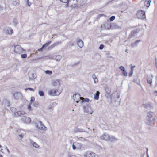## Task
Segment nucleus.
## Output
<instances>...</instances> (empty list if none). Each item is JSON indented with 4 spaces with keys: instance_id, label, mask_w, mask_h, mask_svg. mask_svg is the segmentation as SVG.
Masks as SVG:
<instances>
[{
    "instance_id": "f257e3e1",
    "label": "nucleus",
    "mask_w": 157,
    "mask_h": 157,
    "mask_svg": "<svg viewBox=\"0 0 157 157\" xmlns=\"http://www.w3.org/2000/svg\"><path fill=\"white\" fill-rule=\"evenodd\" d=\"M147 117L145 121V123L148 125H152L155 121V113L153 112H150L147 113Z\"/></svg>"
},
{
    "instance_id": "f03ea898",
    "label": "nucleus",
    "mask_w": 157,
    "mask_h": 157,
    "mask_svg": "<svg viewBox=\"0 0 157 157\" xmlns=\"http://www.w3.org/2000/svg\"><path fill=\"white\" fill-rule=\"evenodd\" d=\"M101 139L106 141H110L113 142L117 140V138L113 136H110L108 134H104L101 136Z\"/></svg>"
},
{
    "instance_id": "7ed1b4c3",
    "label": "nucleus",
    "mask_w": 157,
    "mask_h": 157,
    "mask_svg": "<svg viewBox=\"0 0 157 157\" xmlns=\"http://www.w3.org/2000/svg\"><path fill=\"white\" fill-rule=\"evenodd\" d=\"M78 2L77 0H69L67 3L66 5V7H71L72 8H75L77 7Z\"/></svg>"
},
{
    "instance_id": "20e7f679",
    "label": "nucleus",
    "mask_w": 157,
    "mask_h": 157,
    "mask_svg": "<svg viewBox=\"0 0 157 157\" xmlns=\"http://www.w3.org/2000/svg\"><path fill=\"white\" fill-rule=\"evenodd\" d=\"M36 127L39 129L42 130L46 131L47 128L44 126L42 122L40 121H38L35 123Z\"/></svg>"
},
{
    "instance_id": "39448f33",
    "label": "nucleus",
    "mask_w": 157,
    "mask_h": 157,
    "mask_svg": "<svg viewBox=\"0 0 157 157\" xmlns=\"http://www.w3.org/2000/svg\"><path fill=\"white\" fill-rule=\"evenodd\" d=\"M137 16L139 18L144 19L146 18L145 13L142 10H139L137 12Z\"/></svg>"
},
{
    "instance_id": "423d86ee",
    "label": "nucleus",
    "mask_w": 157,
    "mask_h": 157,
    "mask_svg": "<svg viewBox=\"0 0 157 157\" xmlns=\"http://www.w3.org/2000/svg\"><path fill=\"white\" fill-rule=\"evenodd\" d=\"M84 112L89 114H92L93 112V111L92 110L91 108L89 105L87 104L86 106H83Z\"/></svg>"
},
{
    "instance_id": "0eeeda50",
    "label": "nucleus",
    "mask_w": 157,
    "mask_h": 157,
    "mask_svg": "<svg viewBox=\"0 0 157 157\" xmlns=\"http://www.w3.org/2000/svg\"><path fill=\"white\" fill-rule=\"evenodd\" d=\"M23 48L19 45H17L14 46V51L16 53H21L22 52Z\"/></svg>"
},
{
    "instance_id": "6e6552de",
    "label": "nucleus",
    "mask_w": 157,
    "mask_h": 157,
    "mask_svg": "<svg viewBox=\"0 0 157 157\" xmlns=\"http://www.w3.org/2000/svg\"><path fill=\"white\" fill-rule=\"evenodd\" d=\"M3 31L4 33L6 35H11L13 32V29L9 27H5Z\"/></svg>"
},
{
    "instance_id": "1a4fd4ad",
    "label": "nucleus",
    "mask_w": 157,
    "mask_h": 157,
    "mask_svg": "<svg viewBox=\"0 0 157 157\" xmlns=\"http://www.w3.org/2000/svg\"><path fill=\"white\" fill-rule=\"evenodd\" d=\"M82 98L80 97V95L79 94H74L73 97L74 100L77 103H78Z\"/></svg>"
},
{
    "instance_id": "9d476101",
    "label": "nucleus",
    "mask_w": 157,
    "mask_h": 157,
    "mask_svg": "<svg viewBox=\"0 0 157 157\" xmlns=\"http://www.w3.org/2000/svg\"><path fill=\"white\" fill-rule=\"evenodd\" d=\"M153 78V76L151 74L147 76V81L148 83L151 86H152V80Z\"/></svg>"
},
{
    "instance_id": "9b49d317",
    "label": "nucleus",
    "mask_w": 157,
    "mask_h": 157,
    "mask_svg": "<svg viewBox=\"0 0 157 157\" xmlns=\"http://www.w3.org/2000/svg\"><path fill=\"white\" fill-rule=\"evenodd\" d=\"M73 131L74 133H77L78 132H84L88 133V131L84 130V129L82 128H79L77 127H75Z\"/></svg>"
},
{
    "instance_id": "f8f14e48",
    "label": "nucleus",
    "mask_w": 157,
    "mask_h": 157,
    "mask_svg": "<svg viewBox=\"0 0 157 157\" xmlns=\"http://www.w3.org/2000/svg\"><path fill=\"white\" fill-rule=\"evenodd\" d=\"M105 96L108 98L111 96L110 93L111 92V89L108 87H106L105 88Z\"/></svg>"
},
{
    "instance_id": "ddd939ff",
    "label": "nucleus",
    "mask_w": 157,
    "mask_h": 157,
    "mask_svg": "<svg viewBox=\"0 0 157 157\" xmlns=\"http://www.w3.org/2000/svg\"><path fill=\"white\" fill-rule=\"evenodd\" d=\"M13 96L15 99H18L19 98L22 97V94L19 92H16L13 94Z\"/></svg>"
},
{
    "instance_id": "4468645a",
    "label": "nucleus",
    "mask_w": 157,
    "mask_h": 157,
    "mask_svg": "<svg viewBox=\"0 0 157 157\" xmlns=\"http://www.w3.org/2000/svg\"><path fill=\"white\" fill-rule=\"evenodd\" d=\"M21 120L25 123L28 124L31 122V119L28 117H23Z\"/></svg>"
},
{
    "instance_id": "2eb2a0df",
    "label": "nucleus",
    "mask_w": 157,
    "mask_h": 157,
    "mask_svg": "<svg viewBox=\"0 0 157 157\" xmlns=\"http://www.w3.org/2000/svg\"><path fill=\"white\" fill-rule=\"evenodd\" d=\"M119 68L122 71V73L124 76H127V73L125 70V68L124 66H121L119 67Z\"/></svg>"
},
{
    "instance_id": "dca6fc26",
    "label": "nucleus",
    "mask_w": 157,
    "mask_h": 157,
    "mask_svg": "<svg viewBox=\"0 0 157 157\" xmlns=\"http://www.w3.org/2000/svg\"><path fill=\"white\" fill-rule=\"evenodd\" d=\"M85 155L86 157H95L94 153L90 151H87Z\"/></svg>"
},
{
    "instance_id": "f3484780",
    "label": "nucleus",
    "mask_w": 157,
    "mask_h": 157,
    "mask_svg": "<svg viewBox=\"0 0 157 157\" xmlns=\"http://www.w3.org/2000/svg\"><path fill=\"white\" fill-rule=\"evenodd\" d=\"M77 44L78 46L80 48H82L83 46V42L81 39H77Z\"/></svg>"
},
{
    "instance_id": "a211bd4d",
    "label": "nucleus",
    "mask_w": 157,
    "mask_h": 157,
    "mask_svg": "<svg viewBox=\"0 0 157 157\" xmlns=\"http://www.w3.org/2000/svg\"><path fill=\"white\" fill-rule=\"evenodd\" d=\"M56 90H52L49 91L48 94L51 96H56Z\"/></svg>"
},
{
    "instance_id": "6ab92c4d",
    "label": "nucleus",
    "mask_w": 157,
    "mask_h": 157,
    "mask_svg": "<svg viewBox=\"0 0 157 157\" xmlns=\"http://www.w3.org/2000/svg\"><path fill=\"white\" fill-rule=\"evenodd\" d=\"M75 41H71L67 43V44L66 45L65 47H66V48H67L68 46H74L75 44Z\"/></svg>"
},
{
    "instance_id": "aec40b11",
    "label": "nucleus",
    "mask_w": 157,
    "mask_h": 157,
    "mask_svg": "<svg viewBox=\"0 0 157 157\" xmlns=\"http://www.w3.org/2000/svg\"><path fill=\"white\" fill-rule=\"evenodd\" d=\"M99 94L100 92L98 91H97L96 93L94 94V98L96 100H98L99 98Z\"/></svg>"
},
{
    "instance_id": "412c9836",
    "label": "nucleus",
    "mask_w": 157,
    "mask_h": 157,
    "mask_svg": "<svg viewBox=\"0 0 157 157\" xmlns=\"http://www.w3.org/2000/svg\"><path fill=\"white\" fill-rule=\"evenodd\" d=\"M52 84L53 86H56L58 85H59V82L58 80L52 81Z\"/></svg>"
},
{
    "instance_id": "4be33fe9",
    "label": "nucleus",
    "mask_w": 157,
    "mask_h": 157,
    "mask_svg": "<svg viewBox=\"0 0 157 157\" xmlns=\"http://www.w3.org/2000/svg\"><path fill=\"white\" fill-rule=\"evenodd\" d=\"M22 112H23V111L16 112L14 113V116L16 117H18L21 115H23V113H22Z\"/></svg>"
},
{
    "instance_id": "5701e85b",
    "label": "nucleus",
    "mask_w": 157,
    "mask_h": 157,
    "mask_svg": "<svg viewBox=\"0 0 157 157\" xmlns=\"http://www.w3.org/2000/svg\"><path fill=\"white\" fill-rule=\"evenodd\" d=\"M29 77L31 80H33L35 78L34 74L33 73H30L29 74Z\"/></svg>"
},
{
    "instance_id": "b1692460",
    "label": "nucleus",
    "mask_w": 157,
    "mask_h": 157,
    "mask_svg": "<svg viewBox=\"0 0 157 157\" xmlns=\"http://www.w3.org/2000/svg\"><path fill=\"white\" fill-rule=\"evenodd\" d=\"M55 103H53L52 104L49 105L47 108L49 110L53 111Z\"/></svg>"
},
{
    "instance_id": "393cba45",
    "label": "nucleus",
    "mask_w": 157,
    "mask_h": 157,
    "mask_svg": "<svg viewBox=\"0 0 157 157\" xmlns=\"http://www.w3.org/2000/svg\"><path fill=\"white\" fill-rule=\"evenodd\" d=\"M151 2L150 0H146L144 2L145 5L148 8L150 6Z\"/></svg>"
},
{
    "instance_id": "a878e982",
    "label": "nucleus",
    "mask_w": 157,
    "mask_h": 157,
    "mask_svg": "<svg viewBox=\"0 0 157 157\" xmlns=\"http://www.w3.org/2000/svg\"><path fill=\"white\" fill-rule=\"evenodd\" d=\"M77 149L78 150H81L82 147V144L81 143H77L76 144Z\"/></svg>"
},
{
    "instance_id": "bb28decb",
    "label": "nucleus",
    "mask_w": 157,
    "mask_h": 157,
    "mask_svg": "<svg viewBox=\"0 0 157 157\" xmlns=\"http://www.w3.org/2000/svg\"><path fill=\"white\" fill-rule=\"evenodd\" d=\"M92 78L94 80V83H96L97 82H98V80L95 74H93L92 75Z\"/></svg>"
},
{
    "instance_id": "cd10ccee",
    "label": "nucleus",
    "mask_w": 157,
    "mask_h": 157,
    "mask_svg": "<svg viewBox=\"0 0 157 157\" xmlns=\"http://www.w3.org/2000/svg\"><path fill=\"white\" fill-rule=\"evenodd\" d=\"M105 28L109 30L111 28V25L110 23L108 22L105 25Z\"/></svg>"
},
{
    "instance_id": "c85d7f7f",
    "label": "nucleus",
    "mask_w": 157,
    "mask_h": 157,
    "mask_svg": "<svg viewBox=\"0 0 157 157\" xmlns=\"http://www.w3.org/2000/svg\"><path fill=\"white\" fill-rule=\"evenodd\" d=\"M51 43V41H49L48 42L42 45V48H43L44 49L45 48L48 46Z\"/></svg>"
},
{
    "instance_id": "c756f323",
    "label": "nucleus",
    "mask_w": 157,
    "mask_h": 157,
    "mask_svg": "<svg viewBox=\"0 0 157 157\" xmlns=\"http://www.w3.org/2000/svg\"><path fill=\"white\" fill-rule=\"evenodd\" d=\"M136 33V30L132 31L131 32V34L129 36V38H131L134 36L135 34Z\"/></svg>"
},
{
    "instance_id": "7c9ffc66",
    "label": "nucleus",
    "mask_w": 157,
    "mask_h": 157,
    "mask_svg": "<svg viewBox=\"0 0 157 157\" xmlns=\"http://www.w3.org/2000/svg\"><path fill=\"white\" fill-rule=\"evenodd\" d=\"M62 58V56L60 55L57 56L55 57L56 60L57 61H59Z\"/></svg>"
},
{
    "instance_id": "2f4dec72",
    "label": "nucleus",
    "mask_w": 157,
    "mask_h": 157,
    "mask_svg": "<svg viewBox=\"0 0 157 157\" xmlns=\"http://www.w3.org/2000/svg\"><path fill=\"white\" fill-rule=\"evenodd\" d=\"M5 105L9 107L10 106V101L7 100H5Z\"/></svg>"
},
{
    "instance_id": "473e14b6",
    "label": "nucleus",
    "mask_w": 157,
    "mask_h": 157,
    "mask_svg": "<svg viewBox=\"0 0 157 157\" xmlns=\"http://www.w3.org/2000/svg\"><path fill=\"white\" fill-rule=\"evenodd\" d=\"M38 94L40 96H43L44 95V93L43 91L40 90L38 92Z\"/></svg>"
},
{
    "instance_id": "72a5a7b5",
    "label": "nucleus",
    "mask_w": 157,
    "mask_h": 157,
    "mask_svg": "<svg viewBox=\"0 0 157 157\" xmlns=\"http://www.w3.org/2000/svg\"><path fill=\"white\" fill-rule=\"evenodd\" d=\"M62 43V42L61 41H56L55 42L54 44V45H55V46H57L58 45H59L61 44Z\"/></svg>"
},
{
    "instance_id": "f704fd0d",
    "label": "nucleus",
    "mask_w": 157,
    "mask_h": 157,
    "mask_svg": "<svg viewBox=\"0 0 157 157\" xmlns=\"http://www.w3.org/2000/svg\"><path fill=\"white\" fill-rule=\"evenodd\" d=\"M134 82L138 85H140V81L137 79H134Z\"/></svg>"
},
{
    "instance_id": "c9c22d12",
    "label": "nucleus",
    "mask_w": 157,
    "mask_h": 157,
    "mask_svg": "<svg viewBox=\"0 0 157 157\" xmlns=\"http://www.w3.org/2000/svg\"><path fill=\"white\" fill-rule=\"evenodd\" d=\"M21 57L22 59H25L27 57V55L26 54H22L21 55Z\"/></svg>"
},
{
    "instance_id": "e433bc0d",
    "label": "nucleus",
    "mask_w": 157,
    "mask_h": 157,
    "mask_svg": "<svg viewBox=\"0 0 157 157\" xmlns=\"http://www.w3.org/2000/svg\"><path fill=\"white\" fill-rule=\"evenodd\" d=\"M89 101V99L87 98H85L83 100H82L81 101V102L83 103L84 102H88Z\"/></svg>"
},
{
    "instance_id": "4c0bfd02",
    "label": "nucleus",
    "mask_w": 157,
    "mask_h": 157,
    "mask_svg": "<svg viewBox=\"0 0 157 157\" xmlns=\"http://www.w3.org/2000/svg\"><path fill=\"white\" fill-rule=\"evenodd\" d=\"M10 109L11 111H12L13 113H15L16 111V108L13 107H11L10 108Z\"/></svg>"
},
{
    "instance_id": "58836bf2",
    "label": "nucleus",
    "mask_w": 157,
    "mask_h": 157,
    "mask_svg": "<svg viewBox=\"0 0 157 157\" xmlns=\"http://www.w3.org/2000/svg\"><path fill=\"white\" fill-rule=\"evenodd\" d=\"M45 72L46 74L48 75H51L52 74V71H51L47 70L45 71Z\"/></svg>"
},
{
    "instance_id": "ea45409f",
    "label": "nucleus",
    "mask_w": 157,
    "mask_h": 157,
    "mask_svg": "<svg viewBox=\"0 0 157 157\" xmlns=\"http://www.w3.org/2000/svg\"><path fill=\"white\" fill-rule=\"evenodd\" d=\"M13 22L15 26H16L18 23L17 20L16 18L14 19Z\"/></svg>"
},
{
    "instance_id": "a19ab883",
    "label": "nucleus",
    "mask_w": 157,
    "mask_h": 157,
    "mask_svg": "<svg viewBox=\"0 0 157 157\" xmlns=\"http://www.w3.org/2000/svg\"><path fill=\"white\" fill-rule=\"evenodd\" d=\"M33 105L35 107H37L39 105V103L37 101H35L33 103Z\"/></svg>"
},
{
    "instance_id": "79ce46f5",
    "label": "nucleus",
    "mask_w": 157,
    "mask_h": 157,
    "mask_svg": "<svg viewBox=\"0 0 157 157\" xmlns=\"http://www.w3.org/2000/svg\"><path fill=\"white\" fill-rule=\"evenodd\" d=\"M115 19V16H111L109 18V20L110 21H113Z\"/></svg>"
},
{
    "instance_id": "37998d69",
    "label": "nucleus",
    "mask_w": 157,
    "mask_h": 157,
    "mask_svg": "<svg viewBox=\"0 0 157 157\" xmlns=\"http://www.w3.org/2000/svg\"><path fill=\"white\" fill-rule=\"evenodd\" d=\"M35 100V98L34 97H32L31 98L30 101L29 103L30 104H32V103Z\"/></svg>"
},
{
    "instance_id": "c03bdc74",
    "label": "nucleus",
    "mask_w": 157,
    "mask_h": 157,
    "mask_svg": "<svg viewBox=\"0 0 157 157\" xmlns=\"http://www.w3.org/2000/svg\"><path fill=\"white\" fill-rule=\"evenodd\" d=\"M31 104L30 103L29 104L28 106V109L29 111H31L32 110V108L31 106Z\"/></svg>"
},
{
    "instance_id": "a18cd8bd",
    "label": "nucleus",
    "mask_w": 157,
    "mask_h": 157,
    "mask_svg": "<svg viewBox=\"0 0 157 157\" xmlns=\"http://www.w3.org/2000/svg\"><path fill=\"white\" fill-rule=\"evenodd\" d=\"M56 47L54 44L51 45L48 48V49L50 50L53 48L54 47Z\"/></svg>"
},
{
    "instance_id": "49530a36",
    "label": "nucleus",
    "mask_w": 157,
    "mask_h": 157,
    "mask_svg": "<svg viewBox=\"0 0 157 157\" xmlns=\"http://www.w3.org/2000/svg\"><path fill=\"white\" fill-rule=\"evenodd\" d=\"M33 145L34 147H36V148H37L38 147H37L38 146L37 144L36 143H35V142H33Z\"/></svg>"
},
{
    "instance_id": "de8ad7c7",
    "label": "nucleus",
    "mask_w": 157,
    "mask_h": 157,
    "mask_svg": "<svg viewBox=\"0 0 157 157\" xmlns=\"http://www.w3.org/2000/svg\"><path fill=\"white\" fill-rule=\"evenodd\" d=\"M133 71L132 70H132H131V71L130 72L129 74V75H128L129 77H131L132 76V75L133 74Z\"/></svg>"
},
{
    "instance_id": "09e8293b",
    "label": "nucleus",
    "mask_w": 157,
    "mask_h": 157,
    "mask_svg": "<svg viewBox=\"0 0 157 157\" xmlns=\"http://www.w3.org/2000/svg\"><path fill=\"white\" fill-rule=\"evenodd\" d=\"M104 47V45L102 44H101L99 48V49L100 50H102Z\"/></svg>"
},
{
    "instance_id": "8fccbe9b",
    "label": "nucleus",
    "mask_w": 157,
    "mask_h": 157,
    "mask_svg": "<svg viewBox=\"0 0 157 157\" xmlns=\"http://www.w3.org/2000/svg\"><path fill=\"white\" fill-rule=\"evenodd\" d=\"M61 2L67 3L69 0H59Z\"/></svg>"
},
{
    "instance_id": "3c124183",
    "label": "nucleus",
    "mask_w": 157,
    "mask_h": 157,
    "mask_svg": "<svg viewBox=\"0 0 157 157\" xmlns=\"http://www.w3.org/2000/svg\"><path fill=\"white\" fill-rule=\"evenodd\" d=\"M79 62H78L77 63H75L74 64H73V65H72L71 66L72 67H74L75 66L78 65L79 64Z\"/></svg>"
},
{
    "instance_id": "603ef678",
    "label": "nucleus",
    "mask_w": 157,
    "mask_h": 157,
    "mask_svg": "<svg viewBox=\"0 0 157 157\" xmlns=\"http://www.w3.org/2000/svg\"><path fill=\"white\" fill-rule=\"evenodd\" d=\"M29 90L30 91H35V90L32 88H26L25 90Z\"/></svg>"
},
{
    "instance_id": "864d4df0",
    "label": "nucleus",
    "mask_w": 157,
    "mask_h": 157,
    "mask_svg": "<svg viewBox=\"0 0 157 157\" xmlns=\"http://www.w3.org/2000/svg\"><path fill=\"white\" fill-rule=\"evenodd\" d=\"M72 148L74 150H75L76 148V146L74 144V143L72 144Z\"/></svg>"
},
{
    "instance_id": "5fc2aeb1",
    "label": "nucleus",
    "mask_w": 157,
    "mask_h": 157,
    "mask_svg": "<svg viewBox=\"0 0 157 157\" xmlns=\"http://www.w3.org/2000/svg\"><path fill=\"white\" fill-rule=\"evenodd\" d=\"M131 46L132 47H134L135 46H136L135 42L132 43L131 44Z\"/></svg>"
},
{
    "instance_id": "6e6d98bb",
    "label": "nucleus",
    "mask_w": 157,
    "mask_h": 157,
    "mask_svg": "<svg viewBox=\"0 0 157 157\" xmlns=\"http://www.w3.org/2000/svg\"><path fill=\"white\" fill-rule=\"evenodd\" d=\"M142 106L143 107L145 108H147L148 107V105L147 104H143L142 105Z\"/></svg>"
},
{
    "instance_id": "4d7b16f0",
    "label": "nucleus",
    "mask_w": 157,
    "mask_h": 157,
    "mask_svg": "<svg viewBox=\"0 0 157 157\" xmlns=\"http://www.w3.org/2000/svg\"><path fill=\"white\" fill-rule=\"evenodd\" d=\"M13 4L14 5H17V2L16 1H14L13 2Z\"/></svg>"
},
{
    "instance_id": "13d9d810",
    "label": "nucleus",
    "mask_w": 157,
    "mask_h": 157,
    "mask_svg": "<svg viewBox=\"0 0 157 157\" xmlns=\"http://www.w3.org/2000/svg\"><path fill=\"white\" fill-rule=\"evenodd\" d=\"M114 26H115V28L117 29H119L120 28L119 26H118L117 25L114 24Z\"/></svg>"
},
{
    "instance_id": "bf43d9fd",
    "label": "nucleus",
    "mask_w": 157,
    "mask_h": 157,
    "mask_svg": "<svg viewBox=\"0 0 157 157\" xmlns=\"http://www.w3.org/2000/svg\"><path fill=\"white\" fill-rule=\"evenodd\" d=\"M140 41H141V40H136L135 42V43L136 46L138 45V44L140 42Z\"/></svg>"
},
{
    "instance_id": "052dcab7",
    "label": "nucleus",
    "mask_w": 157,
    "mask_h": 157,
    "mask_svg": "<svg viewBox=\"0 0 157 157\" xmlns=\"http://www.w3.org/2000/svg\"><path fill=\"white\" fill-rule=\"evenodd\" d=\"M27 2L28 5L29 6H30L31 5V3L29 2V0H27Z\"/></svg>"
},
{
    "instance_id": "680f3d73",
    "label": "nucleus",
    "mask_w": 157,
    "mask_h": 157,
    "mask_svg": "<svg viewBox=\"0 0 157 157\" xmlns=\"http://www.w3.org/2000/svg\"><path fill=\"white\" fill-rule=\"evenodd\" d=\"M44 49L43 48H42V47H41V48L38 50V51H42L43 49Z\"/></svg>"
},
{
    "instance_id": "e2e57ef3",
    "label": "nucleus",
    "mask_w": 157,
    "mask_h": 157,
    "mask_svg": "<svg viewBox=\"0 0 157 157\" xmlns=\"http://www.w3.org/2000/svg\"><path fill=\"white\" fill-rule=\"evenodd\" d=\"M19 137L21 138V139L23 138V136L22 134H21L19 135Z\"/></svg>"
},
{
    "instance_id": "0e129e2a",
    "label": "nucleus",
    "mask_w": 157,
    "mask_h": 157,
    "mask_svg": "<svg viewBox=\"0 0 157 157\" xmlns=\"http://www.w3.org/2000/svg\"><path fill=\"white\" fill-rule=\"evenodd\" d=\"M136 67V66H132V67H131V70H132H132H133V71H134L133 68H134V67Z\"/></svg>"
},
{
    "instance_id": "69168bd1",
    "label": "nucleus",
    "mask_w": 157,
    "mask_h": 157,
    "mask_svg": "<svg viewBox=\"0 0 157 157\" xmlns=\"http://www.w3.org/2000/svg\"><path fill=\"white\" fill-rule=\"evenodd\" d=\"M148 149L147 148V157H149V155L148 154V152H147V151H148Z\"/></svg>"
},
{
    "instance_id": "338daca9",
    "label": "nucleus",
    "mask_w": 157,
    "mask_h": 157,
    "mask_svg": "<svg viewBox=\"0 0 157 157\" xmlns=\"http://www.w3.org/2000/svg\"><path fill=\"white\" fill-rule=\"evenodd\" d=\"M117 97L118 99H119L120 98V95L118 94H117Z\"/></svg>"
},
{
    "instance_id": "774afa93",
    "label": "nucleus",
    "mask_w": 157,
    "mask_h": 157,
    "mask_svg": "<svg viewBox=\"0 0 157 157\" xmlns=\"http://www.w3.org/2000/svg\"><path fill=\"white\" fill-rule=\"evenodd\" d=\"M69 157H77L75 155H71Z\"/></svg>"
}]
</instances>
